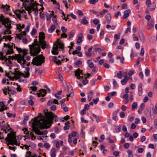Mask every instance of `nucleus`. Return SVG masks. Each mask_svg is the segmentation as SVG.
<instances>
[{
    "instance_id": "nucleus-41",
    "label": "nucleus",
    "mask_w": 157,
    "mask_h": 157,
    "mask_svg": "<svg viewBox=\"0 0 157 157\" xmlns=\"http://www.w3.org/2000/svg\"><path fill=\"white\" fill-rule=\"evenodd\" d=\"M130 146V145L128 143H127L124 144V147L126 149L128 148Z\"/></svg>"
},
{
    "instance_id": "nucleus-59",
    "label": "nucleus",
    "mask_w": 157,
    "mask_h": 157,
    "mask_svg": "<svg viewBox=\"0 0 157 157\" xmlns=\"http://www.w3.org/2000/svg\"><path fill=\"white\" fill-rule=\"evenodd\" d=\"M146 137L145 136H142L140 138V141L141 142H143L145 140Z\"/></svg>"
},
{
    "instance_id": "nucleus-24",
    "label": "nucleus",
    "mask_w": 157,
    "mask_h": 157,
    "mask_svg": "<svg viewBox=\"0 0 157 157\" xmlns=\"http://www.w3.org/2000/svg\"><path fill=\"white\" fill-rule=\"evenodd\" d=\"M81 23L82 24L86 25L88 23L87 20L86 19V17H84L82 18V21H81Z\"/></svg>"
},
{
    "instance_id": "nucleus-53",
    "label": "nucleus",
    "mask_w": 157,
    "mask_h": 157,
    "mask_svg": "<svg viewBox=\"0 0 157 157\" xmlns=\"http://www.w3.org/2000/svg\"><path fill=\"white\" fill-rule=\"evenodd\" d=\"M8 93L9 94L13 95V94H16V92L14 90H11V91L10 92H8Z\"/></svg>"
},
{
    "instance_id": "nucleus-35",
    "label": "nucleus",
    "mask_w": 157,
    "mask_h": 157,
    "mask_svg": "<svg viewBox=\"0 0 157 157\" xmlns=\"http://www.w3.org/2000/svg\"><path fill=\"white\" fill-rule=\"evenodd\" d=\"M26 10L28 11V13L31 15V13L32 12V10H31V8L29 6H28L27 7H26Z\"/></svg>"
},
{
    "instance_id": "nucleus-22",
    "label": "nucleus",
    "mask_w": 157,
    "mask_h": 157,
    "mask_svg": "<svg viewBox=\"0 0 157 157\" xmlns=\"http://www.w3.org/2000/svg\"><path fill=\"white\" fill-rule=\"evenodd\" d=\"M82 33H80L79 34V36H78L77 40V42L78 43H79L82 42Z\"/></svg>"
},
{
    "instance_id": "nucleus-29",
    "label": "nucleus",
    "mask_w": 157,
    "mask_h": 157,
    "mask_svg": "<svg viewBox=\"0 0 157 157\" xmlns=\"http://www.w3.org/2000/svg\"><path fill=\"white\" fill-rule=\"evenodd\" d=\"M137 104L136 102H134L132 105V110H134L137 107Z\"/></svg>"
},
{
    "instance_id": "nucleus-43",
    "label": "nucleus",
    "mask_w": 157,
    "mask_h": 157,
    "mask_svg": "<svg viewBox=\"0 0 157 157\" xmlns=\"http://www.w3.org/2000/svg\"><path fill=\"white\" fill-rule=\"evenodd\" d=\"M44 147L48 149L50 147V145L48 143H46L44 144Z\"/></svg>"
},
{
    "instance_id": "nucleus-50",
    "label": "nucleus",
    "mask_w": 157,
    "mask_h": 157,
    "mask_svg": "<svg viewBox=\"0 0 157 157\" xmlns=\"http://www.w3.org/2000/svg\"><path fill=\"white\" fill-rule=\"evenodd\" d=\"M50 109L52 111H55L56 109V106L55 105H52L50 107Z\"/></svg>"
},
{
    "instance_id": "nucleus-21",
    "label": "nucleus",
    "mask_w": 157,
    "mask_h": 157,
    "mask_svg": "<svg viewBox=\"0 0 157 157\" xmlns=\"http://www.w3.org/2000/svg\"><path fill=\"white\" fill-rule=\"evenodd\" d=\"M75 34V31L74 30L71 31L68 34L69 37V39L70 40L74 36Z\"/></svg>"
},
{
    "instance_id": "nucleus-39",
    "label": "nucleus",
    "mask_w": 157,
    "mask_h": 157,
    "mask_svg": "<svg viewBox=\"0 0 157 157\" xmlns=\"http://www.w3.org/2000/svg\"><path fill=\"white\" fill-rule=\"evenodd\" d=\"M142 84L141 83H140L139 84L138 87V90L139 91H142Z\"/></svg>"
},
{
    "instance_id": "nucleus-8",
    "label": "nucleus",
    "mask_w": 157,
    "mask_h": 157,
    "mask_svg": "<svg viewBox=\"0 0 157 157\" xmlns=\"http://www.w3.org/2000/svg\"><path fill=\"white\" fill-rule=\"evenodd\" d=\"M58 45L56 44H54L53 47L52 48V54L54 55H57L59 54V51H57L58 50Z\"/></svg>"
},
{
    "instance_id": "nucleus-25",
    "label": "nucleus",
    "mask_w": 157,
    "mask_h": 157,
    "mask_svg": "<svg viewBox=\"0 0 157 157\" xmlns=\"http://www.w3.org/2000/svg\"><path fill=\"white\" fill-rule=\"evenodd\" d=\"M15 56L16 57V59H17V62L18 63H20V64L21 65V66H22V63H21V61H22L21 58H20V57L18 56L17 55V54H15Z\"/></svg>"
},
{
    "instance_id": "nucleus-28",
    "label": "nucleus",
    "mask_w": 157,
    "mask_h": 157,
    "mask_svg": "<svg viewBox=\"0 0 157 157\" xmlns=\"http://www.w3.org/2000/svg\"><path fill=\"white\" fill-rule=\"evenodd\" d=\"M101 150L103 151V154H105L107 152V149L105 148L104 146L102 144L101 145Z\"/></svg>"
},
{
    "instance_id": "nucleus-10",
    "label": "nucleus",
    "mask_w": 157,
    "mask_h": 157,
    "mask_svg": "<svg viewBox=\"0 0 157 157\" xmlns=\"http://www.w3.org/2000/svg\"><path fill=\"white\" fill-rule=\"evenodd\" d=\"M156 8V4L155 3L153 2L151 4L147 6V8L149 11H152L154 10Z\"/></svg>"
},
{
    "instance_id": "nucleus-1",
    "label": "nucleus",
    "mask_w": 157,
    "mask_h": 157,
    "mask_svg": "<svg viewBox=\"0 0 157 157\" xmlns=\"http://www.w3.org/2000/svg\"><path fill=\"white\" fill-rule=\"evenodd\" d=\"M42 116V115L40 113H39L38 116L34 118V122L32 123V131L34 132L36 134L40 135L43 134L46 135L48 132L47 130H45L41 132L39 130V128L40 129H44V128H47L49 127H45L47 124H45L44 121H40V119L39 120H38L39 117H41Z\"/></svg>"
},
{
    "instance_id": "nucleus-3",
    "label": "nucleus",
    "mask_w": 157,
    "mask_h": 157,
    "mask_svg": "<svg viewBox=\"0 0 157 157\" xmlns=\"http://www.w3.org/2000/svg\"><path fill=\"white\" fill-rule=\"evenodd\" d=\"M38 42L37 39H35L34 42L31 45H29L30 54L33 56L37 55L41 50L40 47Z\"/></svg>"
},
{
    "instance_id": "nucleus-18",
    "label": "nucleus",
    "mask_w": 157,
    "mask_h": 157,
    "mask_svg": "<svg viewBox=\"0 0 157 157\" xmlns=\"http://www.w3.org/2000/svg\"><path fill=\"white\" fill-rule=\"evenodd\" d=\"M147 24L150 27H153L154 25V20L152 19H151L148 21Z\"/></svg>"
},
{
    "instance_id": "nucleus-30",
    "label": "nucleus",
    "mask_w": 157,
    "mask_h": 157,
    "mask_svg": "<svg viewBox=\"0 0 157 157\" xmlns=\"http://www.w3.org/2000/svg\"><path fill=\"white\" fill-rule=\"evenodd\" d=\"M117 77L121 79L122 78V73L121 71H119L117 73Z\"/></svg>"
},
{
    "instance_id": "nucleus-5",
    "label": "nucleus",
    "mask_w": 157,
    "mask_h": 157,
    "mask_svg": "<svg viewBox=\"0 0 157 157\" xmlns=\"http://www.w3.org/2000/svg\"><path fill=\"white\" fill-rule=\"evenodd\" d=\"M0 21L2 22V24L4 25L6 28L8 30L12 28V26L10 24H8V23L11 22L9 20V18L7 17L5 18L4 16L2 14L0 15Z\"/></svg>"
},
{
    "instance_id": "nucleus-47",
    "label": "nucleus",
    "mask_w": 157,
    "mask_h": 157,
    "mask_svg": "<svg viewBox=\"0 0 157 157\" xmlns=\"http://www.w3.org/2000/svg\"><path fill=\"white\" fill-rule=\"evenodd\" d=\"M121 127L119 126H117L115 128V131L116 132H119L121 131Z\"/></svg>"
},
{
    "instance_id": "nucleus-12",
    "label": "nucleus",
    "mask_w": 157,
    "mask_h": 157,
    "mask_svg": "<svg viewBox=\"0 0 157 157\" xmlns=\"http://www.w3.org/2000/svg\"><path fill=\"white\" fill-rule=\"evenodd\" d=\"M39 92L41 93L40 96L44 97L45 96L46 94H47L46 90L44 89H41L39 90Z\"/></svg>"
},
{
    "instance_id": "nucleus-55",
    "label": "nucleus",
    "mask_w": 157,
    "mask_h": 157,
    "mask_svg": "<svg viewBox=\"0 0 157 157\" xmlns=\"http://www.w3.org/2000/svg\"><path fill=\"white\" fill-rule=\"evenodd\" d=\"M150 72V70L148 69H146L145 70V74L146 76H147L149 74Z\"/></svg>"
},
{
    "instance_id": "nucleus-4",
    "label": "nucleus",
    "mask_w": 157,
    "mask_h": 157,
    "mask_svg": "<svg viewBox=\"0 0 157 157\" xmlns=\"http://www.w3.org/2000/svg\"><path fill=\"white\" fill-rule=\"evenodd\" d=\"M45 57L42 54H41L34 58L32 64L33 65L40 66L44 62Z\"/></svg>"
},
{
    "instance_id": "nucleus-58",
    "label": "nucleus",
    "mask_w": 157,
    "mask_h": 157,
    "mask_svg": "<svg viewBox=\"0 0 157 157\" xmlns=\"http://www.w3.org/2000/svg\"><path fill=\"white\" fill-rule=\"evenodd\" d=\"M140 120L138 118H136L134 122V123L136 124H137L139 123Z\"/></svg>"
},
{
    "instance_id": "nucleus-26",
    "label": "nucleus",
    "mask_w": 157,
    "mask_h": 157,
    "mask_svg": "<svg viewBox=\"0 0 157 157\" xmlns=\"http://www.w3.org/2000/svg\"><path fill=\"white\" fill-rule=\"evenodd\" d=\"M14 48L16 49L17 51L19 53H21V52H23L24 51H27L26 49L25 48L22 50L21 48H19L16 46H14Z\"/></svg>"
},
{
    "instance_id": "nucleus-44",
    "label": "nucleus",
    "mask_w": 157,
    "mask_h": 157,
    "mask_svg": "<svg viewBox=\"0 0 157 157\" xmlns=\"http://www.w3.org/2000/svg\"><path fill=\"white\" fill-rule=\"evenodd\" d=\"M61 30L63 33H65L67 31V29L65 27L62 26L61 27Z\"/></svg>"
},
{
    "instance_id": "nucleus-60",
    "label": "nucleus",
    "mask_w": 157,
    "mask_h": 157,
    "mask_svg": "<svg viewBox=\"0 0 157 157\" xmlns=\"http://www.w3.org/2000/svg\"><path fill=\"white\" fill-rule=\"evenodd\" d=\"M151 3H152L151 2V1L150 0H147L146 2V4L147 6L151 4Z\"/></svg>"
},
{
    "instance_id": "nucleus-49",
    "label": "nucleus",
    "mask_w": 157,
    "mask_h": 157,
    "mask_svg": "<svg viewBox=\"0 0 157 157\" xmlns=\"http://www.w3.org/2000/svg\"><path fill=\"white\" fill-rule=\"evenodd\" d=\"M36 32H37L35 29H33L31 33V34L32 35H35Z\"/></svg>"
},
{
    "instance_id": "nucleus-64",
    "label": "nucleus",
    "mask_w": 157,
    "mask_h": 157,
    "mask_svg": "<svg viewBox=\"0 0 157 157\" xmlns=\"http://www.w3.org/2000/svg\"><path fill=\"white\" fill-rule=\"evenodd\" d=\"M151 18V16L150 15H147L145 16V18L148 21L150 20V19Z\"/></svg>"
},
{
    "instance_id": "nucleus-23",
    "label": "nucleus",
    "mask_w": 157,
    "mask_h": 157,
    "mask_svg": "<svg viewBox=\"0 0 157 157\" xmlns=\"http://www.w3.org/2000/svg\"><path fill=\"white\" fill-rule=\"evenodd\" d=\"M15 72H16V75L17 76L20 77V76H24V74L22 73L21 72H20L19 71L15 70Z\"/></svg>"
},
{
    "instance_id": "nucleus-63",
    "label": "nucleus",
    "mask_w": 157,
    "mask_h": 157,
    "mask_svg": "<svg viewBox=\"0 0 157 157\" xmlns=\"http://www.w3.org/2000/svg\"><path fill=\"white\" fill-rule=\"evenodd\" d=\"M122 129L124 132H126L127 131V128L124 125L123 126Z\"/></svg>"
},
{
    "instance_id": "nucleus-31",
    "label": "nucleus",
    "mask_w": 157,
    "mask_h": 157,
    "mask_svg": "<svg viewBox=\"0 0 157 157\" xmlns=\"http://www.w3.org/2000/svg\"><path fill=\"white\" fill-rule=\"evenodd\" d=\"M56 29L55 26L54 25H52L51 28L50 29H49L48 31L50 33H52V31H53L55 30Z\"/></svg>"
},
{
    "instance_id": "nucleus-20",
    "label": "nucleus",
    "mask_w": 157,
    "mask_h": 157,
    "mask_svg": "<svg viewBox=\"0 0 157 157\" xmlns=\"http://www.w3.org/2000/svg\"><path fill=\"white\" fill-rule=\"evenodd\" d=\"M26 51H23V55L22 56L20 54H17V55L20 58L25 59V56L28 54V53L26 52Z\"/></svg>"
},
{
    "instance_id": "nucleus-17",
    "label": "nucleus",
    "mask_w": 157,
    "mask_h": 157,
    "mask_svg": "<svg viewBox=\"0 0 157 157\" xmlns=\"http://www.w3.org/2000/svg\"><path fill=\"white\" fill-rule=\"evenodd\" d=\"M56 43H57L58 44L57 45L58 46H59V48H61L62 49H64V44L62 42H59V40H58L56 41Z\"/></svg>"
},
{
    "instance_id": "nucleus-2",
    "label": "nucleus",
    "mask_w": 157,
    "mask_h": 157,
    "mask_svg": "<svg viewBox=\"0 0 157 157\" xmlns=\"http://www.w3.org/2000/svg\"><path fill=\"white\" fill-rule=\"evenodd\" d=\"M47 112L44 111V115L47 119H45L44 117H43V118H41L40 121H44L45 124H51L53 122V120L54 118L55 121L56 122L58 120L57 115H55L54 113L52 112L48 111V109H47Z\"/></svg>"
},
{
    "instance_id": "nucleus-6",
    "label": "nucleus",
    "mask_w": 157,
    "mask_h": 157,
    "mask_svg": "<svg viewBox=\"0 0 157 157\" xmlns=\"http://www.w3.org/2000/svg\"><path fill=\"white\" fill-rule=\"evenodd\" d=\"M8 136H10V144L13 145V144H14L16 145H20V143H19L18 144H17L16 136L15 135L13 134H11L10 133H8Z\"/></svg>"
},
{
    "instance_id": "nucleus-40",
    "label": "nucleus",
    "mask_w": 157,
    "mask_h": 157,
    "mask_svg": "<svg viewBox=\"0 0 157 157\" xmlns=\"http://www.w3.org/2000/svg\"><path fill=\"white\" fill-rule=\"evenodd\" d=\"M31 152L30 151H27L26 153L25 157H31Z\"/></svg>"
},
{
    "instance_id": "nucleus-57",
    "label": "nucleus",
    "mask_w": 157,
    "mask_h": 157,
    "mask_svg": "<svg viewBox=\"0 0 157 157\" xmlns=\"http://www.w3.org/2000/svg\"><path fill=\"white\" fill-rule=\"evenodd\" d=\"M88 82V81L87 80V79L85 78V79L83 80L82 81V84L84 85H85Z\"/></svg>"
},
{
    "instance_id": "nucleus-62",
    "label": "nucleus",
    "mask_w": 157,
    "mask_h": 157,
    "mask_svg": "<svg viewBox=\"0 0 157 157\" xmlns=\"http://www.w3.org/2000/svg\"><path fill=\"white\" fill-rule=\"evenodd\" d=\"M86 109H83L82 110L81 113L82 115H83L84 114H86Z\"/></svg>"
},
{
    "instance_id": "nucleus-34",
    "label": "nucleus",
    "mask_w": 157,
    "mask_h": 157,
    "mask_svg": "<svg viewBox=\"0 0 157 157\" xmlns=\"http://www.w3.org/2000/svg\"><path fill=\"white\" fill-rule=\"evenodd\" d=\"M14 53V52L13 49L11 50H8L6 52V55H10Z\"/></svg>"
},
{
    "instance_id": "nucleus-32",
    "label": "nucleus",
    "mask_w": 157,
    "mask_h": 157,
    "mask_svg": "<svg viewBox=\"0 0 157 157\" xmlns=\"http://www.w3.org/2000/svg\"><path fill=\"white\" fill-rule=\"evenodd\" d=\"M92 115L96 119V121L97 122H100V121L98 116L94 113H93Z\"/></svg>"
},
{
    "instance_id": "nucleus-52",
    "label": "nucleus",
    "mask_w": 157,
    "mask_h": 157,
    "mask_svg": "<svg viewBox=\"0 0 157 157\" xmlns=\"http://www.w3.org/2000/svg\"><path fill=\"white\" fill-rule=\"evenodd\" d=\"M67 37V35L65 33H63L61 35L60 38H66Z\"/></svg>"
},
{
    "instance_id": "nucleus-42",
    "label": "nucleus",
    "mask_w": 157,
    "mask_h": 157,
    "mask_svg": "<svg viewBox=\"0 0 157 157\" xmlns=\"http://www.w3.org/2000/svg\"><path fill=\"white\" fill-rule=\"evenodd\" d=\"M120 37V34H115L114 36V40H117L119 39Z\"/></svg>"
},
{
    "instance_id": "nucleus-15",
    "label": "nucleus",
    "mask_w": 157,
    "mask_h": 157,
    "mask_svg": "<svg viewBox=\"0 0 157 157\" xmlns=\"http://www.w3.org/2000/svg\"><path fill=\"white\" fill-rule=\"evenodd\" d=\"M67 90L68 93L72 94V96H73V90L72 86L71 85L67 86Z\"/></svg>"
},
{
    "instance_id": "nucleus-61",
    "label": "nucleus",
    "mask_w": 157,
    "mask_h": 157,
    "mask_svg": "<svg viewBox=\"0 0 157 157\" xmlns=\"http://www.w3.org/2000/svg\"><path fill=\"white\" fill-rule=\"evenodd\" d=\"M58 75L60 80L61 81H62L63 79V78L61 74L59 73L58 74Z\"/></svg>"
},
{
    "instance_id": "nucleus-11",
    "label": "nucleus",
    "mask_w": 157,
    "mask_h": 157,
    "mask_svg": "<svg viewBox=\"0 0 157 157\" xmlns=\"http://www.w3.org/2000/svg\"><path fill=\"white\" fill-rule=\"evenodd\" d=\"M105 18H106L107 23L108 24L110 23L111 18L110 13H108L106 15Z\"/></svg>"
},
{
    "instance_id": "nucleus-48",
    "label": "nucleus",
    "mask_w": 157,
    "mask_h": 157,
    "mask_svg": "<svg viewBox=\"0 0 157 157\" xmlns=\"http://www.w3.org/2000/svg\"><path fill=\"white\" fill-rule=\"evenodd\" d=\"M24 72L25 73V75L24 74V76H23L24 78H27L29 76L30 74L29 72H26L25 71H24Z\"/></svg>"
},
{
    "instance_id": "nucleus-46",
    "label": "nucleus",
    "mask_w": 157,
    "mask_h": 157,
    "mask_svg": "<svg viewBox=\"0 0 157 157\" xmlns=\"http://www.w3.org/2000/svg\"><path fill=\"white\" fill-rule=\"evenodd\" d=\"M113 84L114 86L115 87H117L118 86V84H117V82H116V80L114 79H113Z\"/></svg>"
},
{
    "instance_id": "nucleus-54",
    "label": "nucleus",
    "mask_w": 157,
    "mask_h": 157,
    "mask_svg": "<svg viewBox=\"0 0 157 157\" xmlns=\"http://www.w3.org/2000/svg\"><path fill=\"white\" fill-rule=\"evenodd\" d=\"M98 2V0H90V3L91 4H94Z\"/></svg>"
},
{
    "instance_id": "nucleus-9",
    "label": "nucleus",
    "mask_w": 157,
    "mask_h": 157,
    "mask_svg": "<svg viewBox=\"0 0 157 157\" xmlns=\"http://www.w3.org/2000/svg\"><path fill=\"white\" fill-rule=\"evenodd\" d=\"M82 70H81L79 68H78L76 71H75V76H77V78L78 79H80V78H78V77L80 76V74L82 75H84L85 76L86 75V74H84L82 72Z\"/></svg>"
},
{
    "instance_id": "nucleus-51",
    "label": "nucleus",
    "mask_w": 157,
    "mask_h": 157,
    "mask_svg": "<svg viewBox=\"0 0 157 157\" xmlns=\"http://www.w3.org/2000/svg\"><path fill=\"white\" fill-rule=\"evenodd\" d=\"M17 36L15 37V38L17 37V38H19L20 40H21L22 38L23 37V36L21 35V34H17Z\"/></svg>"
},
{
    "instance_id": "nucleus-33",
    "label": "nucleus",
    "mask_w": 157,
    "mask_h": 157,
    "mask_svg": "<svg viewBox=\"0 0 157 157\" xmlns=\"http://www.w3.org/2000/svg\"><path fill=\"white\" fill-rule=\"evenodd\" d=\"M6 6H7V7H5V9L4 10V12L5 13H7V12L8 10H10V6L9 5H6Z\"/></svg>"
},
{
    "instance_id": "nucleus-45",
    "label": "nucleus",
    "mask_w": 157,
    "mask_h": 157,
    "mask_svg": "<svg viewBox=\"0 0 157 157\" xmlns=\"http://www.w3.org/2000/svg\"><path fill=\"white\" fill-rule=\"evenodd\" d=\"M98 100L99 98H96L95 99H92V101H93L95 104H97Z\"/></svg>"
},
{
    "instance_id": "nucleus-38",
    "label": "nucleus",
    "mask_w": 157,
    "mask_h": 157,
    "mask_svg": "<svg viewBox=\"0 0 157 157\" xmlns=\"http://www.w3.org/2000/svg\"><path fill=\"white\" fill-rule=\"evenodd\" d=\"M30 135L31 136V139L33 140H34L36 138V136H34V134L32 132H30Z\"/></svg>"
},
{
    "instance_id": "nucleus-14",
    "label": "nucleus",
    "mask_w": 157,
    "mask_h": 157,
    "mask_svg": "<svg viewBox=\"0 0 157 157\" xmlns=\"http://www.w3.org/2000/svg\"><path fill=\"white\" fill-rule=\"evenodd\" d=\"M129 77L127 76H125L124 78L121 81V82L122 85H125L129 79Z\"/></svg>"
},
{
    "instance_id": "nucleus-56",
    "label": "nucleus",
    "mask_w": 157,
    "mask_h": 157,
    "mask_svg": "<svg viewBox=\"0 0 157 157\" xmlns=\"http://www.w3.org/2000/svg\"><path fill=\"white\" fill-rule=\"evenodd\" d=\"M54 141L55 142V143L56 144V147L57 148L59 147L60 146L59 142L55 140Z\"/></svg>"
},
{
    "instance_id": "nucleus-7",
    "label": "nucleus",
    "mask_w": 157,
    "mask_h": 157,
    "mask_svg": "<svg viewBox=\"0 0 157 157\" xmlns=\"http://www.w3.org/2000/svg\"><path fill=\"white\" fill-rule=\"evenodd\" d=\"M46 41L44 40H42L41 39L40 40L39 43L40 45L41 46V47L43 49H44L46 48H48L49 45L48 44H46Z\"/></svg>"
},
{
    "instance_id": "nucleus-19",
    "label": "nucleus",
    "mask_w": 157,
    "mask_h": 157,
    "mask_svg": "<svg viewBox=\"0 0 157 157\" xmlns=\"http://www.w3.org/2000/svg\"><path fill=\"white\" fill-rule=\"evenodd\" d=\"M45 34L43 32H40L39 33V40L41 39L42 40H44L45 36H44Z\"/></svg>"
},
{
    "instance_id": "nucleus-16",
    "label": "nucleus",
    "mask_w": 157,
    "mask_h": 157,
    "mask_svg": "<svg viewBox=\"0 0 157 157\" xmlns=\"http://www.w3.org/2000/svg\"><path fill=\"white\" fill-rule=\"evenodd\" d=\"M139 35L140 39L142 41H144L145 40V37L141 31H139Z\"/></svg>"
},
{
    "instance_id": "nucleus-36",
    "label": "nucleus",
    "mask_w": 157,
    "mask_h": 157,
    "mask_svg": "<svg viewBox=\"0 0 157 157\" xmlns=\"http://www.w3.org/2000/svg\"><path fill=\"white\" fill-rule=\"evenodd\" d=\"M12 62L10 60H9L8 62H6V66L8 67H11L12 64Z\"/></svg>"
},
{
    "instance_id": "nucleus-13",
    "label": "nucleus",
    "mask_w": 157,
    "mask_h": 157,
    "mask_svg": "<svg viewBox=\"0 0 157 157\" xmlns=\"http://www.w3.org/2000/svg\"><path fill=\"white\" fill-rule=\"evenodd\" d=\"M131 13V10L130 9H128L125 11L124 12V15L123 17L125 19L128 17L129 16V13Z\"/></svg>"
},
{
    "instance_id": "nucleus-37",
    "label": "nucleus",
    "mask_w": 157,
    "mask_h": 157,
    "mask_svg": "<svg viewBox=\"0 0 157 157\" xmlns=\"http://www.w3.org/2000/svg\"><path fill=\"white\" fill-rule=\"evenodd\" d=\"M30 93L31 94H33L37 95V96L38 97H40V94H41V93H40V92L36 93V92H33L32 91H31L30 92Z\"/></svg>"
},
{
    "instance_id": "nucleus-27",
    "label": "nucleus",
    "mask_w": 157,
    "mask_h": 157,
    "mask_svg": "<svg viewBox=\"0 0 157 157\" xmlns=\"http://www.w3.org/2000/svg\"><path fill=\"white\" fill-rule=\"evenodd\" d=\"M91 61V60L90 59H89L87 61V63L89 65V67L90 68H93L94 67V64L92 62H90Z\"/></svg>"
}]
</instances>
